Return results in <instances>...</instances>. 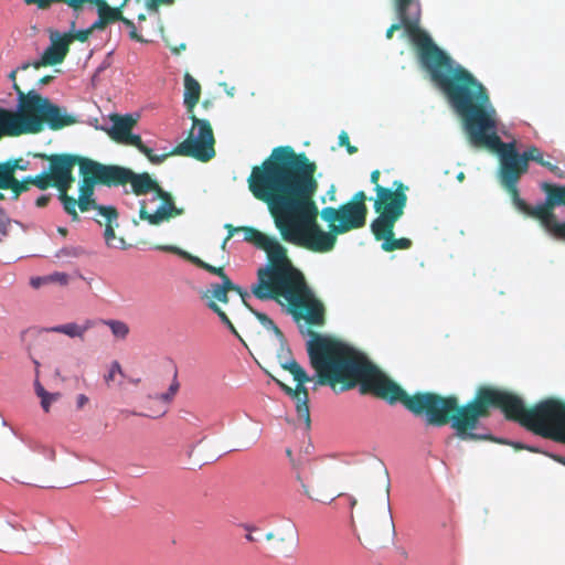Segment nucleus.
Segmentation results:
<instances>
[{
	"instance_id": "1",
	"label": "nucleus",
	"mask_w": 565,
	"mask_h": 565,
	"mask_svg": "<svg viewBox=\"0 0 565 565\" xmlns=\"http://www.w3.org/2000/svg\"><path fill=\"white\" fill-rule=\"evenodd\" d=\"M309 333L307 352L317 372L318 385H329L334 391L339 386V391L344 392L359 384L362 394H372L390 404L401 403L414 415L425 416L428 425L441 427L450 424L461 440L499 441L489 434L473 433L479 420L490 416L491 408L500 409L507 419L527 428L530 408L511 392L480 386L465 405H459L455 395L441 396L431 392L408 395L354 348L315 331Z\"/></svg>"
},
{
	"instance_id": "2",
	"label": "nucleus",
	"mask_w": 565,
	"mask_h": 565,
	"mask_svg": "<svg viewBox=\"0 0 565 565\" xmlns=\"http://www.w3.org/2000/svg\"><path fill=\"white\" fill-rule=\"evenodd\" d=\"M317 164L290 146L273 149L247 179L255 199L266 203L281 238L315 253L331 252L337 243L332 228L323 231L315 196L319 189Z\"/></svg>"
},
{
	"instance_id": "3",
	"label": "nucleus",
	"mask_w": 565,
	"mask_h": 565,
	"mask_svg": "<svg viewBox=\"0 0 565 565\" xmlns=\"http://www.w3.org/2000/svg\"><path fill=\"white\" fill-rule=\"evenodd\" d=\"M227 236L223 241L224 249L236 232L244 233V241L253 244L267 255V264L257 270V281L250 292L259 300L287 302L288 312L296 321L305 320L309 326L320 327L326 322V308L313 295L303 274L288 258L287 249L274 236L255 227L225 224Z\"/></svg>"
},
{
	"instance_id": "4",
	"label": "nucleus",
	"mask_w": 565,
	"mask_h": 565,
	"mask_svg": "<svg viewBox=\"0 0 565 565\" xmlns=\"http://www.w3.org/2000/svg\"><path fill=\"white\" fill-rule=\"evenodd\" d=\"M392 3L399 22L393 23L386 30V39L391 40L394 32L402 28L405 30L416 50L422 68L428 73L430 81L452 106L476 76L440 49L420 28V0H392Z\"/></svg>"
},
{
	"instance_id": "5",
	"label": "nucleus",
	"mask_w": 565,
	"mask_h": 565,
	"mask_svg": "<svg viewBox=\"0 0 565 565\" xmlns=\"http://www.w3.org/2000/svg\"><path fill=\"white\" fill-rule=\"evenodd\" d=\"M451 107L461 117L470 143L495 151L500 163H509L522 174L527 172L529 161L543 163V154L539 148L532 146L520 154L514 142L501 140L497 134V110L488 89L477 78Z\"/></svg>"
},
{
	"instance_id": "6",
	"label": "nucleus",
	"mask_w": 565,
	"mask_h": 565,
	"mask_svg": "<svg viewBox=\"0 0 565 565\" xmlns=\"http://www.w3.org/2000/svg\"><path fill=\"white\" fill-rule=\"evenodd\" d=\"M192 130L198 129V134L194 137L193 132L179 143L170 154H180L191 157L202 162L211 160L215 156L214 149V135L211 124L206 119H199L194 115L191 116ZM126 146H132L143 153L151 163L159 164L163 162L169 153L154 154L152 149L147 147L139 135H135L131 131L119 142Z\"/></svg>"
},
{
	"instance_id": "7",
	"label": "nucleus",
	"mask_w": 565,
	"mask_h": 565,
	"mask_svg": "<svg viewBox=\"0 0 565 565\" xmlns=\"http://www.w3.org/2000/svg\"><path fill=\"white\" fill-rule=\"evenodd\" d=\"M380 199L374 201V210L379 216L371 223V231L376 241H382L384 252L409 249L413 242L409 238H395L394 226L403 216L407 204V195L399 185L396 192L380 189Z\"/></svg>"
},
{
	"instance_id": "8",
	"label": "nucleus",
	"mask_w": 565,
	"mask_h": 565,
	"mask_svg": "<svg viewBox=\"0 0 565 565\" xmlns=\"http://www.w3.org/2000/svg\"><path fill=\"white\" fill-rule=\"evenodd\" d=\"M79 174L82 180L78 199L73 198V206H70V210H64L74 222L79 221L76 206L83 213L90 210H96L99 213L100 207H107L106 205L97 204L94 198L96 185L115 186L113 164H104L93 159L83 160Z\"/></svg>"
},
{
	"instance_id": "9",
	"label": "nucleus",
	"mask_w": 565,
	"mask_h": 565,
	"mask_svg": "<svg viewBox=\"0 0 565 565\" xmlns=\"http://www.w3.org/2000/svg\"><path fill=\"white\" fill-rule=\"evenodd\" d=\"M31 65V63H24L21 65V67L11 71L9 74V78L13 82V89L18 94V111H12L14 115L21 114V99L25 100L28 98L26 96L35 95L40 97V99H42L40 103V108H42V110L41 113H36L35 115V117L41 121V129L33 132H23L22 135H36L42 132L45 129V127L56 131L76 124V117L68 114L64 107H61L52 103L47 97L42 96L35 90H29L28 93H24L20 88L15 81L17 73L19 70H28Z\"/></svg>"
},
{
	"instance_id": "10",
	"label": "nucleus",
	"mask_w": 565,
	"mask_h": 565,
	"mask_svg": "<svg viewBox=\"0 0 565 565\" xmlns=\"http://www.w3.org/2000/svg\"><path fill=\"white\" fill-rule=\"evenodd\" d=\"M367 196L364 191H358L352 199L339 207L327 206L320 212L321 218L334 233L344 234L362 228L366 224Z\"/></svg>"
},
{
	"instance_id": "11",
	"label": "nucleus",
	"mask_w": 565,
	"mask_h": 565,
	"mask_svg": "<svg viewBox=\"0 0 565 565\" xmlns=\"http://www.w3.org/2000/svg\"><path fill=\"white\" fill-rule=\"evenodd\" d=\"M527 429L547 438H565V403L545 399L530 408Z\"/></svg>"
},
{
	"instance_id": "12",
	"label": "nucleus",
	"mask_w": 565,
	"mask_h": 565,
	"mask_svg": "<svg viewBox=\"0 0 565 565\" xmlns=\"http://www.w3.org/2000/svg\"><path fill=\"white\" fill-rule=\"evenodd\" d=\"M281 343V352L279 353L280 366L288 371L294 380L297 382L295 388L286 385L279 380L273 377V380L279 385V387L296 402V411L299 418H302L307 425L310 426V411H309V393L305 384L310 381L307 372L300 366V364L290 356V350L285 349L286 340Z\"/></svg>"
},
{
	"instance_id": "13",
	"label": "nucleus",
	"mask_w": 565,
	"mask_h": 565,
	"mask_svg": "<svg viewBox=\"0 0 565 565\" xmlns=\"http://www.w3.org/2000/svg\"><path fill=\"white\" fill-rule=\"evenodd\" d=\"M35 157L49 161V173L53 179V186L58 190V199L63 209L70 210V206H73V196L68 195V190L75 180L73 175L74 167L78 164L81 168L83 160L90 159L71 153H36Z\"/></svg>"
},
{
	"instance_id": "14",
	"label": "nucleus",
	"mask_w": 565,
	"mask_h": 565,
	"mask_svg": "<svg viewBox=\"0 0 565 565\" xmlns=\"http://www.w3.org/2000/svg\"><path fill=\"white\" fill-rule=\"evenodd\" d=\"M541 190L546 198L543 203L535 206L533 218L537 220L552 236L565 241V222H558L554 212L556 206H565V185L543 182Z\"/></svg>"
},
{
	"instance_id": "15",
	"label": "nucleus",
	"mask_w": 565,
	"mask_h": 565,
	"mask_svg": "<svg viewBox=\"0 0 565 565\" xmlns=\"http://www.w3.org/2000/svg\"><path fill=\"white\" fill-rule=\"evenodd\" d=\"M115 186L130 184L136 195H145L149 192H156L159 184L149 173H136L131 169L113 164Z\"/></svg>"
},
{
	"instance_id": "16",
	"label": "nucleus",
	"mask_w": 565,
	"mask_h": 565,
	"mask_svg": "<svg viewBox=\"0 0 565 565\" xmlns=\"http://www.w3.org/2000/svg\"><path fill=\"white\" fill-rule=\"evenodd\" d=\"M158 199L161 200V205L153 213H149L147 211L145 201L140 203L139 217L142 221H147L151 225H159L163 221H168L171 217L181 215L183 213L182 209H178L174 205L172 195L164 191L160 185L154 192V200Z\"/></svg>"
},
{
	"instance_id": "17",
	"label": "nucleus",
	"mask_w": 565,
	"mask_h": 565,
	"mask_svg": "<svg viewBox=\"0 0 565 565\" xmlns=\"http://www.w3.org/2000/svg\"><path fill=\"white\" fill-rule=\"evenodd\" d=\"M158 199L161 200V205L153 213H149L147 211L145 201L140 203L139 217L142 221H147L151 225H159L163 221H168L171 217L181 215L183 213L182 209H178L174 205L172 195L164 191L160 185L154 192V200Z\"/></svg>"
},
{
	"instance_id": "18",
	"label": "nucleus",
	"mask_w": 565,
	"mask_h": 565,
	"mask_svg": "<svg viewBox=\"0 0 565 565\" xmlns=\"http://www.w3.org/2000/svg\"><path fill=\"white\" fill-rule=\"evenodd\" d=\"M523 174L514 170V168L507 163L502 164L500 163V179L502 185L505 188V190L510 193L512 202L514 206L525 214L526 216H530L533 218V211L535 210V206L529 205L523 199H521L519 190H518V183Z\"/></svg>"
},
{
	"instance_id": "19",
	"label": "nucleus",
	"mask_w": 565,
	"mask_h": 565,
	"mask_svg": "<svg viewBox=\"0 0 565 565\" xmlns=\"http://www.w3.org/2000/svg\"><path fill=\"white\" fill-rule=\"evenodd\" d=\"M70 51V39H65L64 34L60 35L58 32L51 34V44L43 52L41 58L32 63L34 68L42 66H53L61 64Z\"/></svg>"
},
{
	"instance_id": "20",
	"label": "nucleus",
	"mask_w": 565,
	"mask_h": 565,
	"mask_svg": "<svg viewBox=\"0 0 565 565\" xmlns=\"http://www.w3.org/2000/svg\"><path fill=\"white\" fill-rule=\"evenodd\" d=\"M118 212L116 207L107 205V207H100L97 213L95 221L102 226H105L104 237L107 246L113 248H124L125 239L115 235V226H118Z\"/></svg>"
},
{
	"instance_id": "21",
	"label": "nucleus",
	"mask_w": 565,
	"mask_h": 565,
	"mask_svg": "<svg viewBox=\"0 0 565 565\" xmlns=\"http://www.w3.org/2000/svg\"><path fill=\"white\" fill-rule=\"evenodd\" d=\"M86 4L96 7L98 17L102 18L107 24L122 19L121 8L110 7L106 0H73L70 9L78 17V13L84 9Z\"/></svg>"
},
{
	"instance_id": "22",
	"label": "nucleus",
	"mask_w": 565,
	"mask_h": 565,
	"mask_svg": "<svg viewBox=\"0 0 565 565\" xmlns=\"http://www.w3.org/2000/svg\"><path fill=\"white\" fill-rule=\"evenodd\" d=\"M113 125L108 131L115 142H120L136 126L137 120L131 115H114Z\"/></svg>"
},
{
	"instance_id": "23",
	"label": "nucleus",
	"mask_w": 565,
	"mask_h": 565,
	"mask_svg": "<svg viewBox=\"0 0 565 565\" xmlns=\"http://www.w3.org/2000/svg\"><path fill=\"white\" fill-rule=\"evenodd\" d=\"M95 326V322L90 319L84 321L83 324H77L75 322H70L65 324H60L50 328H43L40 332H55L63 333L70 338H81L83 339L86 331L92 329Z\"/></svg>"
},
{
	"instance_id": "24",
	"label": "nucleus",
	"mask_w": 565,
	"mask_h": 565,
	"mask_svg": "<svg viewBox=\"0 0 565 565\" xmlns=\"http://www.w3.org/2000/svg\"><path fill=\"white\" fill-rule=\"evenodd\" d=\"M230 278L222 281L221 284H211L210 287L205 290L202 298L206 299V306L210 309L212 303L217 305V302L227 303L228 302V292H230Z\"/></svg>"
},
{
	"instance_id": "25",
	"label": "nucleus",
	"mask_w": 565,
	"mask_h": 565,
	"mask_svg": "<svg viewBox=\"0 0 565 565\" xmlns=\"http://www.w3.org/2000/svg\"><path fill=\"white\" fill-rule=\"evenodd\" d=\"M201 85L189 73L184 75V105L189 113H192L200 100Z\"/></svg>"
},
{
	"instance_id": "26",
	"label": "nucleus",
	"mask_w": 565,
	"mask_h": 565,
	"mask_svg": "<svg viewBox=\"0 0 565 565\" xmlns=\"http://www.w3.org/2000/svg\"><path fill=\"white\" fill-rule=\"evenodd\" d=\"M31 185H33L32 175H28L22 179H18L17 175L10 177L8 191L11 193V200H19L22 193L30 190Z\"/></svg>"
},
{
	"instance_id": "27",
	"label": "nucleus",
	"mask_w": 565,
	"mask_h": 565,
	"mask_svg": "<svg viewBox=\"0 0 565 565\" xmlns=\"http://www.w3.org/2000/svg\"><path fill=\"white\" fill-rule=\"evenodd\" d=\"M267 541L277 539L281 543H291L296 545L298 543V531L294 523H287L284 533L277 536L274 532H268L265 536Z\"/></svg>"
},
{
	"instance_id": "28",
	"label": "nucleus",
	"mask_w": 565,
	"mask_h": 565,
	"mask_svg": "<svg viewBox=\"0 0 565 565\" xmlns=\"http://www.w3.org/2000/svg\"><path fill=\"white\" fill-rule=\"evenodd\" d=\"M382 508L384 513V519L387 525V529L395 533V525L392 516L391 503H390V483L386 482L383 494H382Z\"/></svg>"
},
{
	"instance_id": "29",
	"label": "nucleus",
	"mask_w": 565,
	"mask_h": 565,
	"mask_svg": "<svg viewBox=\"0 0 565 565\" xmlns=\"http://www.w3.org/2000/svg\"><path fill=\"white\" fill-rule=\"evenodd\" d=\"M250 311L266 329L271 330L275 333V335L279 339L280 342L285 341V337L281 330L266 313L256 311L255 309H250Z\"/></svg>"
},
{
	"instance_id": "30",
	"label": "nucleus",
	"mask_w": 565,
	"mask_h": 565,
	"mask_svg": "<svg viewBox=\"0 0 565 565\" xmlns=\"http://www.w3.org/2000/svg\"><path fill=\"white\" fill-rule=\"evenodd\" d=\"M103 323L109 327L114 337L118 339H126L129 334V327L126 322L120 320H103Z\"/></svg>"
},
{
	"instance_id": "31",
	"label": "nucleus",
	"mask_w": 565,
	"mask_h": 565,
	"mask_svg": "<svg viewBox=\"0 0 565 565\" xmlns=\"http://www.w3.org/2000/svg\"><path fill=\"white\" fill-rule=\"evenodd\" d=\"M380 175H381L380 170H374L371 173V182L375 185V188H374V190L376 192V199L375 200L380 199L381 190L379 191V189L387 190L390 192H396L397 189H399V185H401L403 188L404 194H406V191L408 190V188L403 182H401V181H394V183H393L394 190L380 185L379 184Z\"/></svg>"
},
{
	"instance_id": "32",
	"label": "nucleus",
	"mask_w": 565,
	"mask_h": 565,
	"mask_svg": "<svg viewBox=\"0 0 565 565\" xmlns=\"http://www.w3.org/2000/svg\"><path fill=\"white\" fill-rule=\"evenodd\" d=\"M26 6H35L39 10L45 11L55 3H63L71 8L73 0H22Z\"/></svg>"
},
{
	"instance_id": "33",
	"label": "nucleus",
	"mask_w": 565,
	"mask_h": 565,
	"mask_svg": "<svg viewBox=\"0 0 565 565\" xmlns=\"http://www.w3.org/2000/svg\"><path fill=\"white\" fill-rule=\"evenodd\" d=\"M7 168H9V173L11 177L17 175V171H26L29 169L30 162L24 160L23 158H10L4 160Z\"/></svg>"
},
{
	"instance_id": "34",
	"label": "nucleus",
	"mask_w": 565,
	"mask_h": 565,
	"mask_svg": "<svg viewBox=\"0 0 565 565\" xmlns=\"http://www.w3.org/2000/svg\"><path fill=\"white\" fill-rule=\"evenodd\" d=\"M74 28H75V21H73L71 23V31L68 33L64 34L65 39H70V44L74 40H77L79 42H86L93 33L89 28H87L85 30H78V31H74Z\"/></svg>"
},
{
	"instance_id": "35",
	"label": "nucleus",
	"mask_w": 565,
	"mask_h": 565,
	"mask_svg": "<svg viewBox=\"0 0 565 565\" xmlns=\"http://www.w3.org/2000/svg\"><path fill=\"white\" fill-rule=\"evenodd\" d=\"M10 177L6 162L0 161V201L6 200L3 191H8Z\"/></svg>"
},
{
	"instance_id": "36",
	"label": "nucleus",
	"mask_w": 565,
	"mask_h": 565,
	"mask_svg": "<svg viewBox=\"0 0 565 565\" xmlns=\"http://www.w3.org/2000/svg\"><path fill=\"white\" fill-rule=\"evenodd\" d=\"M157 248L160 250L174 253V254L181 256L182 258L189 260L190 263H192L195 266H199V264H200V263H198V260H202L198 256L191 255L190 253H188L177 246H158Z\"/></svg>"
},
{
	"instance_id": "37",
	"label": "nucleus",
	"mask_w": 565,
	"mask_h": 565,
	"mask_svg": "<svg viewBox=\"0 0 565 565\" xmlns=\"http://www.w3.org/2000/svg\"><path fill=\"white\" fill-rule=\"evenodd\" d=\"M33 185L39 188L40 190H46L50 186H53V179L50 175L49 171H44L38 175H32Z\"/></svg>"
},
{
	"instance_id": "38",
	"label": "nucleus",
	"mask_w": 565,
	"mask_h": 565,
	"mask_svg": "<svg viewBox=\"0 0 565 565\" xmlns=\"http://www.w3.org/2000/svg\"><path fill=\"white\" fill-rule=\"evenodd\" d=\"M210 309L215 312L218 318L221 319V321L230 329V331L235 334L236 337L239 338L235 327L233 326V323L231 322L230 318L227 317V315L225 313L224 310H222V308L218 306V305H214L212 303L210 306Z\"/></svg>"
},
{
	"instance_id": "39",
	"label": "nucleus",
	"mask_w": 565,
	"mask_h": 565,
	"mask_svg": "<svg viewBox=\"0 0 565 565\" xmlns=\"http://www.w3.org/2000/svg\"><path fill=\"white\" fill-rule=\"evenodd\" d=\"M178 390H179V383L174 379L173 382L171 383L168 392L162 393V394H158L153 398L157 399V401H161V402H163L166 404H169L173 399V397L177 394ZM149 398H152V397L149 396Z\"/></svg>"
},
{
	"instance_id": "40",
	"label": "nucleus",
	"mask_w": 565,
	"mask_h": 565,
	"mask_svg": "<svg viewBox=\"0 0 565 565\" xmlns=\"http://www.w3.org/2000/svg\"><path fill=\"white\" fill-rule=\"evenodd\" d=\"M199 264V268H202L213 275H216L221 278L222 281L226 280V278H230L224 268L223 267H215V266H212L210 265L209 263H205L204 260H198Z\"/></svg>"
},
{
	"instance_id": "41",
	"label": "nucleus",
	"mask_w": 565,
	"mask_h": 565,
	"mask_svg": "<svg viewBox=\"0 0 565 565\" xmlns=\"http://www.w3.org/2000/svg\"><path fill=\"white\" fill-rule=\"evenodd\" d=\"M339 146L345 147L350 154L358 152V148L350 143V138L347 131H341L339 135Z\"/></svg>"
},
{
	"instance_id": "42",
	"label": "nucleus",
	"mask_w": 565,
	"mask_h": 565,
	"mask_svg": "<svg viewBox=\"0 0 565 565\" xmlns=\"http://www.w3.org/2000/svg\"><path fill=\"white\" fill-rule=\"evenodd\" d=\"M119 21L122 22L127 28H129L130 39H132L137 42H143V39L137 33L135 23L131 20H129L122 15V19H120Z\"/></svg>"
},
{
	"instance_id": "43",
	"label": "nucleus",
	"mask_w": 565,
	"mask_h": 565,
	"mask_svg": "<svg viewBox=\"0 0 565 565\" xmlns=\"http://www.w3.org/2000/svg\"><path fill=\"white\" fill-rule=\"evenodd\" d=\"M45 281L56 282L60 285H67L68 284V275L65 273H54V274L45 276Z\"/></svg>"
},
{
	"instance_id": "44",
	"label": "nucleus",
	"mask_w": 565,
	"mask_h": 565,
	"mask_svg": "<svg viewBox=\"0 0 565 565\" xmlns=\"http://www.w3.org/2000/svg\"><path fill=\"white\" fill-rule=\"evenodd\" d=\"M60 397V393H50L44 399H41V406L44 412L50 411V406L53 402L57 401Z\"/></svg>"
},
{
	"instance_id": "45",
	"label": "nucleus",
	"mask_w": 565,
	"mask_h": 565,
	"mask_svg": "<svg viewBox=\"0 0 565 565\" xmlns=\"http://www.w3.org/2000/svg\"><path fill=\"white\" fill-rule=\"evenodd\" d=\"M174 0H147L146 1V7L150 11H157L159 6H161V4H170Z\"/></svg>"
},
{
	"instance_id": "46",
	"label": "nucleus",
	"mask_w": 565,
	"mask_h": 565,
	"mask_svg": "<svg viewBox=\"0 0 565 565\" xmlns=\"http://www.w3.org/2000/svg\"><path fill=\"white\" fill-rule=\"evenodd\" d=\"M116 373H121L120 364L117 361L113 362L109 373L105 376V381L107 383L111 382Z\"/></svg>"
},
{
	"instance_id": "47",
	"label": "nucleus",
	"mask_w": 565,
	"mask_h": 565,
	"mask_svg": "<svg viewBox=\"0 0 565 565\" xmlns=\"http://www.w3.org/2000/svg\"><path fill=\"white\" fill-rule=\"evenodd\" d=\"M542 167L547 168L551 172H553L558 178H563V171L555 164L551 163L550 161H545L543 159V163H540Z\"/></svg>"
},
{
	"instance_id": "48",
	"label": "nucleus",
	"mask_w": 565,
	"mask_h": 565,
	"mask_svg": "<svg viewBox=\"0 0 565 565\" xmlns=\"http://www.w3.org/2000/svg\"><path fill=\"white\" fill-rule=\"evenodd\" d=\"M34 388H35L36 395L41 399H44L47 396V394H50L49 392L45 391V388L42 386V384L38 380H35V382H34Z\"/></svg>"
},
{
	"instance_id": "49",
	"label": "nucleus",
	"mask_w": 565,
	"mask_h": 565,
	"mask_svg": "<svg viewBox=\"0 0 565 565\" xmlns=\"http://www.w3.org/2000/svg\"><path fill=\"white\" fill-rule=\"evenodd\" d=\"M34 388H35L36 395L41 399H44L47 396V394H50L49 392L45 391V388L42 386V384L38 380H35V382H34Z\"/></svg>"
},
{
	"instance_id": "50",
	"label": "nucleus",
	"mask_w": 565,
	"mask_h": 565,
	"mask_svg": "<svg viewBox=\"0 0 565 565\" xmlns=\"http://www.w3.org/2000/svg\"><path fill=\"white\" fill-rule=\"evenodd\" d=\"M108 24L98 17V19L89 26L90 31L104 30Z\"/></svg>"
},
{
	"instance_id": "51",
	"label": "nucleus",
	"mask_w": 565,
	"mask_h": 565,
	"mask_svg": "<svg viewBox=\"0 0 565 565\" xmlns=\"http://www.w3.org/2000/svg\"><path fill=\"white\" fill-rule=\"evenodd\" d=\"M50 201H51V194H43L36 199L35 205L38 207H45Z\"/></svg>"
},
{
	"instance_id": "52",
	"label": "nucleus",
	"mask_w": 565,
	"mask_h": 565,
	"mask_svg": "<svg viewBox=\"0 0 565 565\" xmlns=\"http://www.w3.org/2000/svg\"><path fill=\"white\" fill-rule=\"evenodd\" d=\"M302 489H303V492L306 495H308L310 499L312 500H316V501H320V502H324V499L319 497V495H315L313 493H311V491L308 489V487L302 483Z\"/></svg>"
},
{
	"instance_id": "53",
	"label": "nucleus",
	"mask_w": 565,
	"mask_h": 565,
	"mask_svg": "<svg viewBox=\"0 0 565 565\" xmlns=\"http://www.w3.org/2000/svg\"><path fill=\"white\" fill-rule=\"evenodd\" d=\"M49 281H45L44 277H35L31 279V285L35 288L40 287L42 284H47Z\"/></svg>"
},
{
	"instance_id": "54",
	"label": "nucleus",
	"mask_w": 565,
	"mask_h": 565,
	"mask_svg": "<svg viewBox=\"0 0 565 565\" xmlns=\"http://www.w3.org/2000/svg\"><path fill=\"white\" fill-rule=\"evenodd\" d=\"M230 285L232 287V288H230V291H234L238 296H241L245 291L242 287H239L238 285L234 284L231 279H230Z\"/></svg>"
},
{
	"instance_id": "55",
	"label": "nucleus",
	"mask_w": 565,
	"mask_h": 565,
	"mask_svg": "<svg viewBox=\"0 0 565 565\" xmlns=\"http://www.w3.org/2000/svg\"><path fill=\"white\" fill-rule=\"evenodd\" d=\"M88 402V397L84 394L78 395L77 397V406L81 408Z\"/></svg>"
},
{
	"instance_id": "56",
	"label": "nucleus",
	"mask_w": 565,
	"mask_h": 565,
	"mask_svg": "<svg viewBox=\"0 0 565 565\" xmlns=\"http://www.w3.org/2000/svg\"><path fill=\"white\" fill-rule=\"evenodd\" d=\"M166 413H167V408H162V409L154 411L150 414H147V416L154 418V417H160V416L164 415Z\"/></svg>"
},
{
	"instance_id": "57",
	"label": "nucleus",
	"mask_w": 565,
	"mask_h": 565,
	"mask_svg": "<svg viewBox=\"0 0 565 565\" xmlns=\"http://www.w3.org/2000/svg\"><path fill=\"white\" fill-rule=\"evenodd\" d=\"M239 297L242 298V301H243V303L245 305V307H246V308H248L249 310H250V309H253V308L248 305V302H247V300H246V299H247V297H249V294H248L247 291H244Z\"/></svg>"
},
{
	"instance_id": "58",
	"label": "nucleus",
	"mask_w": 565,
	"mask_h": 565,
	"mask_svg": "<svg viewBox=\"0 0 565 565\" xmlns=\"http://www.w3.org/2000/svg\"><path fill=\"white\" fill-rule=\"evenodd\" d=\"M52 79H53V76H51V75H45V76H43L42 78H40L39 83H40L41 85H46V84L51 83V82H52Z\"/></svg>"
},
{
	"instance_id": "59",
	"label": "nucleus",
	"mask_w": 565,
	"mask_h": 565,
	"mask_svg": "<svg viewBox=\"0 0 565 565\" xmlns=\"http://www.w3.org/2000/svg\"><path fill=\"white\" fill-rule=\"evenodd\" d=\"M328 194H329L331 200H334L335 191H334L333 186L328 191Z\"/></svg>"
},
{
	"instance_id": "60",
	"label": "nucleus",
	"mask_w": 565,
	"mask_h": 565,
	"mask_svg": "<svg viewBox=\"0 0 565 565\" xmlns=\"http://www.w3.org/2000/svg\"><path fill=\"white\" fill-rule=\"evenodd\" d=\"M246 540H247V541H249V542H255V541H256V537H255V536H253L250 533H248V534L246 535Z\"/></svg>"
},
{
	"instance_id": "61",
	"label": "nucleus",
	"mask_w": 565,
	"mask_h": 565,
	"mask_svg": "<svg viewBox=\"0 0 565 565\" xmlns=\"http://www.w3.org/2000/svg\"><path fill=\"white\" fill-rule=\"evenodd\" d=\"M350 505L351 508H354L356 505V499L353 497H350Z\"/></svg>"
},
{
	"instance_id": "62",
	"label": "nucleus",
	"mask_w": 565,
	"mask_h": 565,
	"mask_svg": "<svg viewBox=\"0 0 565 565\" xmlns=\"http://www.w3.org/2000/svg\"><path fill=\"white\" fill-rule=\"evenodd\" d=\"M33 363L35 365V371H36V374H39V366H40V363L38 360H33Z\"/></svg>"
},
{
	"instance_id": "63",
	"label": "nucleus",
	"mask_w": 565,
	"mask_h": 565,
	"mask_svg": "<svg viewBox=\"0 0 565 565\" xmlns=\"http://www.w3.org/2000/svg\"><path fill=\"white\" fill-rule=\"evenodd\" d=\"M138 20H139V21H143V20H146V15H145V14H139V15H138Z\"/></svg>"
},
{
	"instance_id": "64",
	"label": "nucleus",
	"mask_w": 565,
	"mask_h": 565,
	"mask_svg": "<svg viewBox=\"0 0 565 565\" xmlns=\"http://www.w3.org/2000/svg\"><path fill=\"white\" fill-rule=\"evenodd\" d=\"M58 232H60V234L65 235V234H66V228H62V227H60V228H58Z\"/></svg>"
}]
</instances>
